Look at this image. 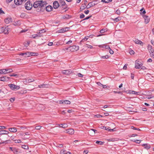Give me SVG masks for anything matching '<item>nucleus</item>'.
<instances>
[{
	"instance_id": "59",
	"label": "nucleus",
	"mask_w": 154,
	"mask_h": 154,
	"mask_svg": "<svg viewBox=\"0 0 154 154\" xmlns=\"http://www.w3.org/2000/svg\"><path fill=\"white\" fill-rule=\"evenodd\" d=\"M95 116H96V117H97V118H100V117H102V116L101 115H99V114H97V115H96Z\"/></svg>"
},
{
	"instance_id": "23",
	"label": "nucleus",
	"mask_w": 154,
	"mask_h": 154,
	"mask_svg": "<svg viewBox=\"0 0 154 154\" xmlns=\"http://www.w3.org/2000/svg\"><path fill=\"white\" fill-rule=\"evenodd\" d=\"M53 8L51 6L49 5L47 6L46 8V10L48 12H50L52 10Z\"/></svg>"
},
{
	"instance_id": "12",
	"label": "nucleus",
	"mask_w": 154,
	"mask_h": 154,
	"mask_svg": "<svg viewBox=\"0 0 154 154\" xmlns=\"http://www.w3.org/2000/svg\"><path fill=\"white\" fill-rule=\"evenodd\" d=\"M143 17L145 20V23L146 24L148 23L150 20L149 17L146 15H144L143 16Z\"/></svg>"
},
{
	"instance_id": "31",
	"label": "nucleus",
	"mask_w": 154,
	"mask_h": 154,
	"mask_svg": "<svg viewBox=\"0 0 154 154\" xmlns=\"http://www.w3.org/2000/svg\"><path fill=\"white\" fill-rule=\"evenodd\" d=\"M68 30V29L67 30L66 29H59L56 32L58 33H63L66 32Z\"/></svg>"
},
{
	"instance_id": "62",
	"label": "nucleus",
	"mask_w": 154,
	"mask_h": 154,
	"mask_svg": "<svg viewBox=\"0 0 154 154\" xmlns=\"http://www.w3.org/2000/svg\"><path fill=\"white\" fill-rule=\"evenodd\" d=\"M97 84L98 85H99V86H103V85L102 84H101L100 82H97Z\"/></svg>"
},
{
	"instance_id": "45",
	"label": "nucleus",
	"mask_w": 154,
	"mask_h": 154,
	"mask_svg": "<svg viewBox=\"0 0 154 154\" xmlns=\"http://www.w3.org/2000/svg\"><path fill=\"white\" fill-rule=\"evenodd\" d=\"M15 143H20L21 142V141L20 140H14Z\"/></svg>"
},
{
	"instance_id": "3",
	"label": "nucleus",
	"mask_w": 154,
	"mask_h": 154,
	"mask_svg": "<svg viewBox=\"0 0 154 154\" xmlns=\"http://www.w3.org/2000/svg\"><path fill=\"white\" fill-rule=\"evenodd\" d=\"M139 61L137 60L136 61L135 63V67L136 69H139L141 68L142 69H144L145 67L142 66V64L141 63H138Z\"/></svg>"
},
{
	"instance_id": "35",
	"label": "nucleus",
	"mask_w": 154,
	"mask_h": 154,
	"mask_svg": "<svg viewBox=\"0 0 154 154\" xmlns=\"http://www.w3.org/2000/svg\"><path fill=\"white\" fill-rule=\"evenodd\" d=\"M139 92H137L133 91H129V93L135 94L138 95Z\"/></svg>"
},
{
	"instance_id": "37",
	"label": "nucleus",
	"mask_w": 154,
	"mask_h": 154,
	"mask_svg": "<svg viewBox=\"0 0 154 154\" xmlns=\"http://www.w3.org/2000/svg\"><path fill=\"white\" fill-rule=\"evenodd\" d=\"M5 69L6 72H8V73L11 72H13V70L12 69Z\"/></svg>"
},
{
	"instance_id": "10",
	"label": "nucleus",
	"mask_w": 154,
	"mask_h": 154,
	"mask_svg": "<svg viewBox=\"0 0 154 154\" xmlns=\"http://www.w3.org/2000/svg\"><path fill=\"white\" fill-rule=\"evenodd\" d=\"M10 78L6 76L0 77V81L7 82L9 80Z\"/></svg>"
},
{
	"instance_id": "43",
	"label": "nucleus",
	"mask_w": 154,
	"mask_h": 154,
	"mask_svg": "<svg viewBox=\"0 0 154 154\" xmlns=\"http://www.w3.org/2000/svg\"><path fill=\"white\" fill-rule=\"evenodd\" d=\"M96 143L100 145H102L103 144V142L101 141H96Z\"/></svg>"
},
{
	"instance_id": "1",
	"label": "nucleus",
	"mask_w": 154,
	"mask_h": 154,
	"mask_svg": "<svg viewBox=\"0 0 154 154\" xmlns=\"http://www.w3.org/2000/svg\"><path fill=\"white\" fill-rule=\"evenodd\" d=\"M47 2L42 0L38 1L35 2L33 5V6L34 8H42L46 6Z\"/></svg>"
},
{
	"instance_id": "40",
	"label": "nucleus",
	"mask_w": 154,
	"mask_h": 154,
	"mask_svg": "<svg viewBox=\"0 0 154 154\" xmlns=\"http://www.w3.org/2000/svg\"><path fill=\"white\" fill-rule=\"evenodd\" d=\"M22 148L26 149H28L29 148L28 146L27 145H22Z\"/></svg>"
},
{
	"instance_id": "41",
	"label": "nucleus",
	"mask_w": 154,
	"mask_h": 154,
	"mask_svg": "<svg viewBox=\"0 0 154 154\" xmlns=\"http://www.w3.org/2000/svg\"><path fill=\"white\" fill-rule=\"evenodd\" d=\"M10 76L12 77V76H15L17 78L18 77V75H17V74L13 73H12L10 75Z\"/></svg>"
},
{
	"instance_id": "28",
	"label": "nucleus",
	"mask_w": 154,
	"mask_h": 154,
	"mask_svg": "<svg viewBox=\"0 0 154 154\" xmlns=\"http://www.w3.org/2000/svg\"><path fill=\"white\" fill-rule=\"evenodd\" d=\"M105 29H101V30L100 31V32L101 34L96 35L95 36L97 37H98L103 35V34H102V33L104 32H105Z\"/></svg>"
},
{
	"instance_id": "25",
	"label": "nucleus",
	"mask_w": 154,
	"mask_h": 154,
	"mask_svg": "<svg viewBox=\"0 0 154 154\" xmlns=\"http://www.w3.org/2000/svg\"><path fill=\"white\" fill-rule=\"evenodd\" d=\"M9 131L12 132H15L17 131V129L15 127L9 128Z\"/></svg>"
},
{
	"instance_id": "33",
	"label": "nucleus",
	"mask_w": 154,
	"mask_h": 154,
	"mask_svg": "<svg viewBox=\"0 0 154 154\" xmlns=\"http://www.w3.org/2000/svg\"><path fill=\"white\" fill-rule=\"evenodd\" d=\"M20 17L22 18H25L26 17V15L25 13H22L20 15Z\"/></svg>"
},
{
	"instance_id": "58",
	"label": "nucleus",
	"mask_w": 154,
	"mask_h": 154,
	"mask_svg": "<svg viewBox=\"0 0 154 154\" xmlns=\"http://www.w3.org/2000/svg\"><path fill=\"white\" fill-rule=\"evenodd\" d=\"M100 128L102 129H104L105 130H106V126H101L100 127Z\"/></svg>"
},
{
	"instance_id": "47",
	"label": "nucleus",
	"mask_w": 154,
	"mask_h": 154,
	"mask_svg": "<svg viewBox=\"0 0 154 154\" xmlns=\"http://www.w3.org/2000/svg\"><path fill=\"white\" fill-rule=\"evenodd\" d=\"M116 13L118 15H120L121 14V12L120 10H119V9H117L116 11Z\"/></svg>"
},
{
	"instance_id": "51",
	"label": "nucleus",
	"mask_w": 154,
	"mask_h": 154,
	"mask_svg": "<svg viewBox=\"0 0 154 154\" xmlns=\"http://www.w3.org/2000/svg\"><path fill=\"white\" fill-rule=\"evenodd\" d=\"M129 53L131 55H133L134 54V52L133 50H131L129 51Z\"/></svg>"
},
{
	"instance_id": "13",
	"label": "nucleus",
	"mask_w": 154,
	"mask_h": 154,
	"mask_svg": "<svg viewBox=\"0 0 154 154\" xmlns=\"http://www.w3.org/2000/svg\"><path fill=\"white\" fill-rule=\"evenodd\" d=\"M12 21V19L11 17H9L5 18L4 21L6 24H8L11 22Z\"/></svg>"
},
{
	"instance_id": "52",
	"label": "nucleus",
	"mask_w": 154,
	"mask_h": 154,
	"mask_svg": "<svg viewBox=\"0 0 154 154\" xmlns=\"http://www.w3.org/2000/svg\"><path fill=\"white\" fill-rule=\"evenodd\" d=\"M99 47L100 48H106V45H99Z\"/></svg>"
},
{
	"instance_id": "56",
	"label": "nucleus",
	"mask_w": 154,
	"mask_h": 154,
	"mask_svg": "<svg viewBox=\"0 0 154 154\" xmlns=\"http://www.w3.org/2000/svg\"><path fill=\"white\" fill-rule=\"evenodd\" d=\"M5 14L4 12L2 10V8H0V14Z\"/></svg>"
},
{
	"instance_id": "39",
	"label": "nucleus",
	"mask_w": 154,
	"mask_h": 154,
	"mask_svg": "<svg viewBox=\"0 0 154 154\" xmlns=\"http://www.w3.org/2000/svg\"><path fill=\"white\" fill-rule=\"evenodd\" d=\"M60 5L62 6H64L66 5V3L65 2L62 0H60Z\"/></svg>"
},
{
	"instance_id": "50",
	"label": "nucleus",
	"mask_w": 154,
	"mask_h": 154,
	"mask_svg": "<svg viewBox=\"0 0 154 154\" xmlns=\"http://www.w3.org/2000/svg\"><path fill=\"white\" fill-rule=\"evenodd\" d=\"M15 100V98L14 97L11 98L10 99V100L11 102L12 103Z\"/></svg>"
},
{
	"instance_id": "6",
	"label": "nucleus",
	"mask_w": 154,
	"mask_h": 154,
	"mask_svg": "<svg viewBox=\"0 0 154 154\" xmlns=\"http://www.w3.org/2000/svg\"><path fill=\"white\" fill-rule=\"evenodd\" d=\"M26 53L25 57H28L33 56H37L38 55V54L37 53L32 52L29 51L26 52Z\"/></svg>"
},
{
	"instance_id": "64",
	"label": "nucleus",
	"mask_w": 154,
	"mask_h": 154,
	"mask_svg": "<svg viewBox=\"0 0 154 154\" xmlns=\"http://www.w3.org/2000/svg\"><path fill=\"white\" fill-rule=\"evenodd\" d=\"M152 61V60L151 59H149L147 60L148 62H151Z\"/></svg>"
},
{
	"instance_id": "55",
	"label": "nucleus",
	"mask_w": 154,
	"mask_h": 154,
	"mask_svg": "<svg viewBox=\"0 0 154 154\" xmlns=\"http://www.w3.org/2000/svg\"><path fill=\"white\" fill-rule=\"evenodd\" d=\"M5 128H6V127L5 126H0V130H2Z\"/></svg>"
},
{
	"instance_id": "61",
	"label": "nucleus",
	"mask_w": 154,
	"mask_h": 154,
	"mask_svg": "<svg viewBox=\"0 0 154 154\" xmlns=\"http://www.w3.org/2000/svg\"><path fill=\"white\" fill-rule=\"evenodd\" d=\"M26 52H25V53H21L19 55H21V56H23L24 55H26Z\"/></svg>"
},
{
	"instance_id": "22",
	"label": "nucleus",
	"mask_w": 154,
	"mask_h": 154,
	"mask_svg": "<svg viewBox=\"0 0 154 154\" xmlns=\"http://www.w3.org/2000/svg\"><path fill=\"white\" fill-rule=\"evenodd\" d=\"M142 146H144V148L147 149H148L151 148V146L149 144H144L142 145Z\"/></svg>"
},
{
	"instance_id": "2",
	"label": "nucleus",
	"mask_w": 154,
	"mask_h": 154,
	"mask_svg": "<svg viewBox=\"0 0 154 154\" xmlns=\"http://www.w3.org/2000/svg\"><path fill=\"white\" fill-rule=\"evenodd\" d=\"M79 47L78 46L75 45H72L69 47V48H66V50L69 49L71 52L76 51L79 49Z\"/></svg>"
},
{
	"instance_id": "60",
	"label": "nucleus",
	"mask_w": 154,
	"mask_h": 154,
	"mask_svg": "<svg viewBox=\"0 0 154 154\" xmlns=\"http://www.w3.org/2000/svg\"><path fill=\"white\" fill-rule=\"evenodd\" d=\"M87 47L88 48H90V49H91V48H93V46L92 45H88V46H87Z\"/></svg>"
},
{
	"instance_id": "11",
	"label": "nucleus",
	"mask_w": 154,
	"mask_h": 154,
	"mask_svg": "<svg viewBox=\"0 0 154 154\" xmlns=\"http://www.w3.org/2000/svg\"><path fill=\"white\" fill-rule=\"evenodd\" d=\"M65 132L69 134H73L74 133V131L73 129L70 128L66 130Z\"/></svg>"
},
{
	"instance_id": "20",
	"label": "nucleus",
	"mask_w": 154,
	"mask_h": 154,
	"mask_svg": "<svg viewBox=\"0 0 154 154\" xmlns=\"http://www.w3.org/2000/svg\"><path fill=\"white\" fill-rule=\"evenodd\" d=\"M96 4L93 3V2H91L87 6V8L88 9L90 7L94 6Z\"/></svg>"
},
{
	"instance_id": "63",
	"label": "nucleus",
	"mask_w": 154,
	"mask_h": 154,
	"mask_svg": "<svg viewBox=\"0 0 154 154\" xmlns=\"http://www.w3.org/2000/svg\"><path fill=\"white\" fill-rule=\"evenodd\" d=\"M53 45V43L52 42H50L48 43V45L49 46H51L52 45Z\"/></svg>"
},
{
	"instance_id": "48",
	"label": "nucleus",
	"mask_w": 154,
	"mask_h": 154,
	"mask_svg": "<svg viewBox=\"0 0 154 154\" xmlns=\"http://www.w3.org/2000/svg\"><path fill=\"white\" fill-rule=\"evenodd\" d=\"M134 142H136L137 143H140L141 140H134L133 141Z\"/></svg>"
},
{
	"instance_id": "29",
	"label": "nucleus",
	"mask_w": 154,
	"mask_h": 154,
	"mask_svg": "<svg viewBox=\"0 0 154 154\" xmlns=\"http://www.w3.org/2000/svg\"><path fill=\"white\" fill-rule=\"evenodd\" d=\"M37 32H38V33L39 34H42V33L45 32H46V31L45 30V29H40L37 31Z\"/></svg>"
},
{
	"instance_id": "4",
	"label": "nucleus",
	"mask_w": 154,
	"mask_h": 154,
	"mask_svg": "<svg viewBox=\"0 0 154 154\" xmlns=\"http://www.w3.org/2000/svg\"><path fill=\"white\" fill-rule=\"evenodd\" d=\"M25 8L29 10H30L32 8V4L30 1H27L25 4Z\"/></svg>"
},
{
	"instance_id": "8",
	"label": "nucleus",
	"mask_w": 154,
	"mask_h": 154,
	"mask_svg": "<svg viewBox=\"0 0 154 154\" xmlns=\"http://www.w3.org/2000/svg\"><path fill=\"white\" fill-rule=\"evenodd\" d=\"M32 38L35 39H38L40 37H43V35L42 34H39L38 33V32H37L36 34H34L32 35Z\"/></svg>"
},
{
	"instance_id": "36",
	"label": "nucleus",
	"mask_w": 154,
	"mask_h": 154,
	"mask_svg": "<svg viewBox=\"0 0 154 154\" xmlns=\"http://www.w3.org/2000/svg\"><path fill=\"white\" fill-rule=\"evenodd\" d=\"M87 8V6L85 5H82L81 8H80V10L81 11H82L84 9H85L86 8Z\"/></svg>"
},
{
	"instance_id": "54",
	"label": "nucleus",
	"mask_w": 154,
	"mask_h": 154,
	"mask_svg": "<svg viewBox=\"0 0 154 154\" xmlns=\"http://www.w3.org/2000/svg\"><path fill=\"white\" fill-rule=\"evenodd\" d=\"M85 17V15L82 14H81L80 16V18H83Z\"/></svg>"
},
{
	"instance_id": "34",
	"label": "nucleus",
	"mask_w": 154,
	"mask_h": 154,
	"mask_svg": "<svg viewBox=\"0 0 154 154\" xmlns=\"http://www.w3.org/2000/svg\"><path fill=\"white\" fill-rule=\"evenodd\" d=\"M112 20L115 22H117L121 20L120 18L119 17L115 18V19H112Z\"/></svg>"
},
{
	"instance_id": "18",
	"label": "nucleus",
	"mask_w": 154,
	"mask_h": 154,
	"mask_svg": "<svg viewBox=\"0 0 154 154\" xmlns=\"http://www.w3.org/2000/svg\"><path fill=\"white\" fill-rule=\"evenodd\" d=\"M9 133L8 131L5 130H2L0 131V135L7 134Z\"/></svg>"
},
{
	"instance_id": "16",
	"label": "nucleus",
	"mask_w": 154,
	"mask_h": 154,
	"mask_svg": "<svg viewBox=\"0 0 154 154\" xmlns=\"http://www.w3.org/2000/svg\"><path fill=\"white\" fill-rule=\"evenodd\" d=\"M106 51H109L111 54H112L114 53V51L111 49L109 45H106Z\"/></svg>"
},
{
	"instance_id": "21",
	"label": "nucleus",
	"mask_w": 154,
	"mask_h": 154,
	"mask_svg": "<svg viewBox=\"0 0 154 154\" xmlns=\"http://www.w3.org/2000/svg\"><path fill=\"white\" fill-rule=\"evenodd\" d=\"M38 87L40 88H47L48 85L46 84H42L38 85Z\"/></svg>"
},
{
	"instance_id": "46",
	"label": "nucleus",
	"mask_w": 154,
	"mask_h": 154,
	"mask_svg": "<svg viewBox=\"0 0 154 154\" xmlns=\"http://www.w3.org/2000/svg\"><path fill=\"white\" fill-rule=\"evenodd\" d=\"M66 152L67 151H66L62 149L60 151V154H66Z\"/></svg>"
},
{
	"instance_id": "24",
	"label": "nucleus",
	"mask_w": 154,
	"mask_h": 154,
	"mask_svg": "<svg viewBox=\"0 0 154 154\" xmlns=\"http://www.w3.org/2000/svg\"><path fill=\"white\" fill-rule=\"evenodd\" d=\"M134 41L136 44H139L141 45H143V43L141 41L138 39H135L134 40Z\"/></svg>"
},
{
	"instance_id": "17",
	"label": "nucleus",
	"mask_w": 154,
	"mask_h": 154,
	"mask_svg": "<svg viewBox=\"0 0 154 154\" xmlns=\"http://www.w3.org/2000/svg\"><path fill=\"white\" fill-rule=\"evenodd\" d=\"M14 2L17 5H21L23 2L22 0H14Z\"/></svg>"
},
{
	"instance_id": "32",
	"label": "nucleus",
	"mask_w": 154,
	"mask_h": 154,
	"mask_svg": "<svg viewBox=\"0 0 154 154\" xmlns=\"http://www.w3.org/2000/svg\"><path fill=\"white\" fill-rule=\"evenodd\" d=\"M106 130L110 132H112L115 131L116 130L115 128L113 129H110V128L109 127H108L107 128H106Z\"/></svg>"
},
{
	"instance_id": "14",
	"label": "nucleus",
	"mask_w": 154,
	"mask_h": 154,
	"mask_svg": "<svg viewBox=\"0 0 154 154\" xmlns=\"http://www.w3.org/2000/svg\"><path fill=\"white\" fill-rule=\"evenodd\" d=\"M53 7L54 9H57L59 6V2L56 1H54L53 3Z\"/></svg>"
},
{
	"instance_id": "53",
	"label": "nucleus",
	"mask_w": 154,
	"mask_h": 154,
	"mask_svg": "<svg viewBox=\"0 0 154 154\" xmlns=\"http://www.w3.org/2000/svg\"><path fill=\"white\" fill-rule=\"evenodd\" d=\"M72 40H69L67 42H66V44H70L72 43Z\"/></svg>"
},
{
	"instance_id": "26",
	"label": "nucleus",
	"mask_w": 154,
	"mask_h": 154,
	"mask_svg": "<svg viewBox=\"0 0 154 154\" xmlns=\"http://www.w3.org/2000/svg\"><path fill=\"white\" fill-rule=\"evenodd\" d=\"M9 149L14 153H17L18 152V150L15 148L10 147Z\"/></svg>"
},
{
	"instance_id": "7",
	"label": "nucleus",
	"mask_w": 154,
	"mask_h": 154,
	"mask_svg": "<svg viewBox=\"0 0 154 154\" xmlns=\"http://www.w3.org/2000/svg\"><path fill=\"white\" fill-rule=\"evenodd\" d=\"M62 73L65 75H68L74 73V72L70 69H68L62 71Z\"/></svg>"
},
{
	"instance_id": "38",
	"label": "nucleus",
	"mask_w": 154,
	"mask_h": 154,
	"mask_svg": "<svg viewBox=\"0 0 154 154\" xmlns=\"http://www.w3.org/2000/svg\"><path fill=\"white\" fill-rule=\"evenodd\" d=\"M109 141L114 142L117 140V139L116 138H111L108 140Z\"/></svg>"
},
{
	"instance_id": "49",
	"label": "nucleus",
	"mask_w": 154,
	"mask_h": 154,
	"mask_svg": "<svg viewBox=\"0 0 154 154\" xmlns=\"http://www.w3.org/2000/svg\"><path fill=\"white\" fill-rule=\"evenodd\" d=\"M42 127L41 126L39 125V126H37L35 127V129L36 130H40L41 128Z\"/></svg>"
},
{
	"instance_id": "5",
	"label": "nucleus",
	"mask_w": 154,
	"mask_h": 154,
	"mask_svg": "<svg viewBox=\"0 0 154 154\" xmlns=\"http://www.w3.org/2000/svg\"><path fill=\"white\" fill-rule=\"evenodd\" d=\"M8 86L10 88L13 90H18L20 88V87L19 86L15 85L14 84H9Z\"/></svg>"
},
{
	"instance_id": "42",
	"label": "nucleus",
	"mask_w": 154,
	"mask_h": 154,
	"mask_svg": "<svg viewBox=\"0 0 154 154\" xmlns=\"http://www.w3.org/2000/svg\"><path fill=\"white\" fill-rule=\"evenodd\" d=\"M76 76H78L79 77L82 78L83 76V75L81 73H77L76 74Z\"/></svg>"
},
{
	"instance_id": "9",
	"label": "nucleus",
	"mask_w": 154,
	"mask_h": 154,
	"mask_svg": "<svg viewBox=\"0 0 154 154\" xmlns=\"http://www.w3.org/2000/svg\"><path fill=\"white\" fill-rule=\"evenodd\" d=\"M148 49L149 51L150 54L152 56L154 54V51L151 45H148Z\"/></svg>"
},
{
	"instance_id": "30",
	"label": "nucleus",
	"mask_w": 154,
	"mask_h": 154,
	"mask_svg": "<svg viewBox=\"0 0 154 154\" xmlns=\"http://www.w3.org/2000/svg\"><path fill=\"white\" fill-rule=\"evenodd\" d=\"M59 126L63 128H65L67 127V125L66 124H61L60 125L59 124Z\"/></svg>"
},
{
	"instance_id": "15",
	"label": "nucleus",
	"mask_w": 154,
	"mask_h": 154,
	"mask_svg": "<svg viewBox=\"0 0 154 154\" xmlns=\"http://www.w3.org/2000/svg\"><path fill=\"white\" fill-rule=\"evenodd\" d=\"M59 103L63 104H70V102L68 100H61L59 101Z\"/></svg>"
},
{
	"instance_id": "57",
	"label": "nucleus",
	"mask_w": 154,
	"mask_h": 154,
	"mask_svg": "<svg viewBox=\"0 0 154 154\" xmlns=\"http://www.w3.org/2000/svg\"><path fill=\"white\" fill-rule=\"evenodd\" d=\"M27 31V29H23L20 31V33H22L23 32H26Z\"/></svg>"
},
{
	"instance_id": "44",
	"label": "nucleus",
	"mask_w": 154,
	"mask_h": 154,
	"mask_svg": "<svg viewBox=\"0 0 154 154\" xmlns=\"http://www.w3.org/2000/svg\"><path fill=\"white\" fill-rule=\"evenodd\" d=\"M131 128L134 130H137L139 131H140V129L139 128H135L134 126H131Z\"/></svg>"
},
{
	"instance_id": "19",
	"label": "nucleus",
	"mask_w": 154,
	"mask_h": 154,
	"mask_svg": "<svg viewBox=\"0 0 154 154\" xmlns=\"http://www.w3.org/2000/svg\"><path fill=\"white\" fill-rule=\"evenodd\" d=\"M9 29H0V33H3L4 34H8L9 32Z\"/></svg>"
},
{
	"instance_id": "27",
	"label": "nucleus",
	"mask_w": 154,
	"mask_h": 154,
	"mask_svg": "<svg viewBox=\"0 0 154 154\" xmlns=\"http://www.w3.org/2000/svg\"><path fill=\"white\" fill-rule=\"evenodd\" d=\"M8 73L6 72L5 69H0V74H5Z\"/></svg>"
}]
</instances>
